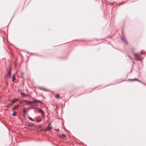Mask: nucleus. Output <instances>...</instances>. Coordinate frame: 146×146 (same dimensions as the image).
<instances>
[{
	"mask_svg": "<svg viewBox=\"0 0 146 146\" xmlns=\"http://www.w3.org/2000/svg\"><path fill=\"white\" fill-rule=\"evenodd\" d=\"M134 55L136 60H141L143 58L139 54H134Z\"/></svg>",
	"mask_w": 146,
	"mask_h": 146,
	"instance_id": "f257e3e1",
	"label": "nucleus"
},
{
	"mask_svg": "<svg viewBox=\"0 0 146 146\" xmlns=\"http://www.w3.org/2000/svg\"><path fill=\"white\" fill-rule=\"evenodd\" d=\"M9 70L7 71V73L6 75V77L8 78H9L11 76V68L10 65H9Z\"/></svg>",
	"mask_w": 146,
	"mask_h": 146,
	"instance_id": "f03ea898",
	"label": "nucleus"
},
{
	"mask_svg": "<svg viewBox=\"0 0 146 146\" xmlns=\"http://www.w3.org/2000/svg\"><path fill=\"white\" fill-rule=\"evenodd\" d=\"M36 102H38V103H41L42 102L40 100H35L34 101H27V104H32V103H35Z\"/></svg>",
	"mask_w": 146,
	"mask_h": 146,
	"instance_id": "7ed1b4c3",
	"label": "nucleus"
},
{
	"mask_svg": "<svg viewBox=\"0 0 146 146\" xmlns=\"http://www.w3.org/2000/svg\"><path fill=\"white\" fill-rule=\"evenodd\" d=\"M122 40L124 42L125 44H128V42H127V41L126 40L125 38L124 35H123L122 36Z\"/></svg>",
	"mask_w": 146,
	"mask_h": 146,
	"instance_id": "20e7f679",
	"label": "nucleus"
},
{
	"mask_svg": "<svg viewBox=\"0 0 146 146\" xmlns=\"http://www.w3.org/2000/svg\"><path fill=\"white\" fill-rule=\"evenodd\" d=\"M38 111L43 116H44V111L41 109H38Z\"/></svg>",
	"mask_w": 146,
	"mask_h": 146,
	"instance_id": "39448f33",
	"label": "nucleus"
},
{
	"mask_svg": "<svg viewBox=\"0 0 146 146\" xmlns=\"http://www.w3.org/2000/svg\"><path fill=\"white\" fill-rule=\"evenodd\" d=\"M19 106L18 105H17L14 106V107L12 108V110H14L15 109L18 108Z\"/></svg>",
	"mask_w": 146,
	"mask_h": 146,
	"instance_id": "423d86ee",
	"label": "nucleus"
},
{
	"mask_svg": "<svg viewBox=\"0 0 146 146\" xmlns=\"http://www.w3.org/2000/svg\"><path fill=\"white\" fill-rule=\"evenodd\" d=\"M38 88L40 90H42L44 91H47V89L41 87H38Z\"/></svg>",
	"mask_w": 146,
	"mask_h": 146,
	"instance_id": "0eeeda50",
	"label": "nucleus"
},
{
	"mask_svg": "<svg viewBox=\"0 0 146 146\" xmlns=\"http://www.w3.org/2000/svg\"><path fill=\"white\" fill-rule=\"evenodd\" d=\"M15 79V77L14 74H13L12 77V80L13 82H14Z\"/></svg>",
	"mask_w": 146,
	"mask_h": 146,
	"instance_id": "6e6552de",
	"label": "nucleus"
},
{
	"mask_svg": "<svg viewBox=\"0 0 146 146\" xmlns=\"http://www.w3.org/2000/svg\"><path fill=\"white\" fill-rule=\"evenodd\" d=\"M19 100L18 99H14L13 100H11L12 103H14L16 101H18Z\"/></svg>",
	"mask_w": 146,
	"mask_h": 146,
	"instance_id": "1a4fd4ad",
	"label": "nucleus"
},
{
	"mask_svg": "<svg viewBox=\"0 0 146 146\" xmlns=\"http://www.w3.org/2000/svg\"><path fill=\"white\" fill-rule=\"evenodd\" d=\"M25 102H26L27 103V101L26 100H23L22 101H21L20 102V103L21 104H24V103Z\"/></svg>",
	"mask_w": 146,
	"mask_h": 146,
	"instance_id": "9d476101",
	"label": "nucleus"
},
{
	"mask_svg": "<svg viewBox=\"0 0 146 146\" xmlns=\"http://www.w3.org/2000/svg\"><path fill=\"white\" fill-rule=\"evenodd\" d=\"M60 96L59 94H56L55 97L56 98H58L60 97Z\"/></svg>",
	"mask_w": 146,
	"mask_h": 146,
	"instance_id": "9b49d317",
	"label": "nucleus"
},
{
	"mask_svg": "<svg viewBox=\"0 0 146 146\" xmlns=\"http://www.w3.org/2000/svg\"><path fill=\"white\" fill-rule=\"evenodd\" d=\"M27 109L26 108H24L23 109V113H25L26 112V109Z\"/></svg>",
	"mask_w": 146,
	"mask_h": 146,
	"instance_id": "f8f14e48",
	"label": "nucleus"
},
{
	"mask_svg": "<svg viewBox=\"0 0 146 146\" xmlns=\"http://www.w3.org/2000/svg\"><path fill=\"white\" fill-rule=\"evenodd\" d=\"M12 115L13 116H15L16 115V112L15 111H14L12 113Z\"/></svg>",
	"mask_w": 146,
	"mask_h": 146,
	"instance_id": "ddd939ff",
	"label": "nucleus"
},
{
	"mask_svg": "<svg viewBox=\"0 0 146 146\" xmlns=\"http://www.w3.org/2000/svg\"><path fill=\"white\" fill-rule=\"evenodd\" d=\"M28 119L31 121H34V120L31 117H28Z\"/></svg>",
	"mask_w": 146,
	"mask_h": 146,
	"instance_id": "4468645a",
	"label": "nucleus"
},
{
	"mask_svg": "<svg viewBox=\"0 0 146 146\" xmlns=\"http://www.w3.org/2000/svg\"><path fill=\"white\" fill-rule=\"evenodd\" d=\"M62 136L63 137H66V135L64 134H62Z\"/></svg>",
	"mask_w": 146,
	"mask_h": 146,
	"instance_id": "2eb2a0df",
	"label": "nucleus"
},
{
	"mask_svg": "<svg viewBox=\"0 0 146 146\" xmlns=\"http://www.w3.org/2000/svg\"><path fill=\"white\" fill-rule=\"evenodd\" d=\"M42 120V119H37L36 121L37 122H40Z\"/></svg>",
	"mask_w": 146,
	"mask_h": 146,
	"instance_id": "dca6fc26",
	"label": "nucleus"
},
{
	"mask_svg": "<svg viewBox=\"0 0 146 146\" xmlns=\"http://www.w3.org/2000/svg\"><path fill=\"white\" fill-rule=\"evenodd\" d=\"M21 94L22 96H23L25 95V93H21Z\"/></svg>",
	"mask_w": 146,
	"mask_h": 146,
	"instance_id": "f3484780",
	"label": "nucleus"
},
{
	"mask_svg": "<svg viewBox=\"0 0 146 146\" xmlns=\"http://www.w3.org/2000/svg\"><path fill=\"white\" fill-rule=\"evenodd\" d=\"M21 76H20V77H22V76L23 74V72H21Z\"/></svg>",
	"mask_w": 146,
	"mask_h": 146,
	"instance_id": "a211bd4d",
	"label": "nucleus"
},
{
	"mask_svg": "<svg viewBox=\"0 0 146 146\" xmlns=\"http://www.w3.org/2000/svg\"><path fill=\"white\" fill-rule=\"evenodd\" d=\"M27 125L29 126H32V125H31V124H27Z\"/></svg>",
	"mask_w": 146,
	"mask_h": 146,
	"instance_id": "6ab92c4d",
	"label": "nucleus"
},
{
	"mask_svg": "<svg viewBox=\"0 0 146 146\" xmlns=\"http://www.w3.org/2000/svg\"><path fill=\"white\" fill-rule=\"evenodd\" d=\"M137 80L138 81V82H139L141 83H142V82L141 81L138 80V79H137Z\"/></svg>",
	"mask_w": 146,
	"mask_h": 146,
	"instance_id": "aec40b11",
	"label": "nucleus"
},
{
	"mask_svg": "<svg viewBox=\"0 0 146 146\" xmlns=\"http://www.w3.org/2000/svg\"><path fill=\"white\" fill-rule=\"evenodd\" d=\"M129 57V58H130V59H131V60L132 59V58H131V56H128Z\"/></svg>",
	"mask_w": 146,
	"mask_h": 146,
	"instance_id": "412c9836",
	"label": "nucleus"
},
{
	"mask_svg": "<svg viewBox=\"0 0 146 146\" xmlns=\"http://www.w3.org/2000/svg\"><path fill=\"white\" fill-rule=\"evenodd\" d=\"M142 83V84H144V85L146 86V84L145 83H143V82H142V83Z\"/></svg>",
	"mask_w": 146,
	"mask_h": 146,
	"instance_id": "4be33fe9",
	"label": "nucleus"
},
{
	"mask_svg": "<svg viewBox=\"0 0 146 146\" xmlns=\"http://www.w3.org/2000/svg\"><path fill=\"white\" fill-rule=\"evenodd\" d=\"M55 130L56 131H58V129H55Z\"/></svg>",
	"mask_w": 146,
	"mask_h": 146,
	"instance_id": "5701e85b",
	"label": "nucleus"
},
{
	"mask_svg": "<svg viewBox=\"0 0 146 146\" xmlns=\"http://www.w3.org/2000/svg\"><path fill=\"white\" fill-rule=\"evenodd\" d=\"M8 100H9V101H11V100L10 99H8Z\"/></svg>",
	"mask_w": 146,
	"mask_h": 146,
	"instance_id": "b1692460",
	"label": "nucleus"
},
{
	"mask_svg": "<svg viewBox=\"0 0 146 146\" xmlns=\"http://www.w3.org/2000/svg\"><path fill=\"white\" fill-rule=\"evenodd\" d=\"M137 79H134V80H137Z\"/></svg>",
	"mask_w": 146,
	"mask_h": 146,
	"instance_id": "393cba45",
	"label": "nucleus"
},
{
	"mask_svg": "<svg viewBox=\"0 0 146 146\" xmlns=\"http://www.w3.org/2000/svg\"><path fill=\"white\" fill-rule=\"evenodd\" d=\"M141 54H143V53H142L141 52Z\"/></svg>",
	"mask_w": 146,
	"mask_h": 146,
	"instance_id": "a878e982",
	"label": "nucleus"
},
{
	"mask_svg": "<svg viewBox=\"0 0 146 146\" xmlns=\"http://www.w3.org/2000/svg\"><path fill=\"white\" fill-rule=\"evenodd\" d=\"M1 98V97L0 96V99Z\"/></svg>",
	"mask_w": 146,
	"mask_h": 146,
	"instance_id": "bb28decb",
	"label": "nucleus"
},
{
	"mask_svg": "<svg viewBox=\"0 0 146 146\" xmlns=\"http://www.w3.org/2000/svg\"><path fill=\"white\" fill-rule=\"evenodd\" d=\"M10 106H12V104H10Z\"/></svg>",
	"mask_w": 146,
	"mask_h": 146,
	"instance_id": "cd10ccee",
	"label": "nucleus"
}]
</instances>
